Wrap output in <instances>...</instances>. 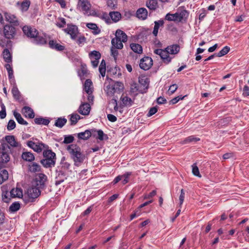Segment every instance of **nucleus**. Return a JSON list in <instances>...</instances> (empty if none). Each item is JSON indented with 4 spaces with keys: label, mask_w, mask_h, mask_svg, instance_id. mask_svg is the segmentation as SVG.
Listing matches in <instances>:
<instances>
[{
    "label": "nucleus",
    "mask_w": 249,
    "mask_h": 249,
    "mask_svg": "<svg viewBox=\"0 0 249 249\" xmlns=\"http://www.w3.org/2000/svg\"><path fill=\"white\" fill-rule=\"evenodd\" d=\"M22 114L26 117L29 118H34L35 117V114L33 110L29 107H24L22 109Z\"/></svg>",
    "instance_id": "21"
},
{
    "label": "nucleus",
    "mask_w": 249,
    "mask_h": 249,
    "mask_svg": "<svg viewBox=\"0 0 249 249\" xmlns=\"http://www.w3.org/2000/svg\"><path fill=\"white\" fill-rule=\"evenodd\" d=\"M49 46L51 48L54 49L57 51H62L65 49L64 46L57 43L56 41L53 40H51L49 41Z\"/></svg>",
    "instance_id": "18"
},
{
    "label": "nucleus",
    "mask_w": 249,
    "mask_h": 249,
    "mask_svg": "<svg viewBox=\"0 0 249 249\" xmlns=\"http://www.w3.org/2000/svg\"><path fill=\"white\" fill-rule=\"evenodd\" d=\"M178 88V86L177 84H173L170 86L168 91L170 92V94H172L176 91Z\"/></svg>",
    "instance_id": "61"
},
{
    "label": "nucleus",
    "mask_w": 249,
    "mask_h": 249,
    "mask_svg": "<svg viewBox=\"0 0 249 249\" xmlns=\"http://www.w3.org/2000/svg\"><path fill=\"white\" fill-rule=\"evenodd\" d=\"M92 83L90 79H87L84 84V90L87 93H92Z\"/></svg>",
    "instance_id": "31"
},
{
    "label": "nucleus",
    "mask_w": 249,
    "mask_h": 249,
    "mask_svg": "<svg viewBox=\"0 0 249 249\" xmlns=\"http://www.w3.org/2000/svg\"><path fill=\"white\" fill-rule=\"evenodd\" d=\"M153 63H139L140 67L144 70H149L153 65Z\"/></svg>",
    "instance_id": "53"
},
{
    "label": "nucleus",
    "mask_w": 249,
    "mask_h": 249,
    "mask_svg": "<svg viewBox=\"0 0 249 249\" xmlns=\"http://www.w3.org/2000/svg\"><path fill=\"white\" fill-rule=\"evenodd\" d=\"M89 57L91 62H98L99 59L101 58V53L97 51H93L89 53Z\"/></svg>",
    "instance_id": "23"
},
{
    "label": "nucleus",
    "mask_w": 249,
    "mask_h": 249,
    "mask_svg": "<svg viewBox=\"0 0 249 249\" xmlns=\"http://www.w3.org/2000/svg\"><path fill=\"white\" fill-rule=\"evenodd\" d=\"M158 111V108L156 107H153L150 108L148 113L147 114V117H150L155 114Z\"/></svg>",
    "instance_id": "59"
},
{
    "label": "nucleus",
    "mask_w": 249,
    "mask_h": 249,
    "mask_svg": "<svg viewBox=\"0 0 249 249\" xmlns=\"http://www.w3.org/2000/svg\"><path fill=\"white\" fill-rule=\"evenodd\" d=\"M74 141V137L72 135L65 136L63 142L64 143H71Z\"/></svg>",
    "instance_id": "54"
},
{
    "label": "nucleus",
    "mask_w": 249,
    "mask_h": 249,
    "mask_svg": "<svg viewBox=\"0 0 249 249\" xmlns=\"http://www.w3.org/2000/svg\"><path fill=\"white\" fill-rule=\"evenodd\" d=\"M40 189L37 188L34 185L28 188L26 194L28 197L29 201L33 202L35 199L37 198L41 194Z\"/></svg>",
    "instance_id": "8"
},
{
    "label": "nucleus",
    "mask_w": 249,
    "mask_h": 249,
    "mask_svg": "<svg viewBox=\"0 0 249 249\" xmlns=\"http://www.w3.org/2000/svg\"><path fill=\"white\" fill-rule=\"evenodd\" d=\"M178 13V21H182V20H185L188 17L189 13L187 10L183 9L181 10H178L177 12Z\"/></svg>",
    "instance_id": "25"
},
{
    "label": "nucleus",
    "mask_w": 249,
    "mask_h": 249,
    "mask_svg": "<svg viewBox=\"0 0 249 249\" xmlns=\"http://www.w3.org/2000/svg\"><path fill=\"white\" fill-rule=\"evenodd\" d=\"M130 48L136 53L140 54L142 52V47L139 44L132 43L130 44Z\"/></svg>",
    "instance_id": "33"
},
{
    "label": "nucleus",
    "mask_w": 249,
    "mask_h": 249,
    "mask_svg": "<svg viewBox=\"0 0 249 249\" xmlns=\"http://www.w3.org/2000/svg\"><path fill=\"white\" fill-rule=\"evenodd\" d=\"M200 140L199 138H196L194 136H191L187 138L182 142V143H187L192 142H197Z\"/></svg>",
    "instance_id": "52"
},
{
    "label": "nucleus",
    "mask_w": 249,
    "mask_h": 249,
    "mask_svg": "<svg viewBox=\"0 0 249 249\" xmlns=\"http://www.w3.org/2000/svg\"><path fill=\"white\" fill-rule=\"evenodd\" d=\"M16 127V123L13 120H10L7 124V129L8 130H12Z\"/></svg>",
    "instance_id": "55"
},
{
    "label": "nucleus",
    "mask_w": 249,
    "mask_h": 249,
    "mask_svg": "<svg viewBox=\"0 0 249 249\" xmlns=\"http://www.w3.org/2000/svg\"><path fill=\"white\" fill-rule=\"evenodd\" d=\"M139 82L140 85V91L142 93H145L149 87V79L145 76H141L139 78Z\"/></svg>",
    "instance_id": "14"
},
{
    "label": "nucleus",
    "mask_w": 249,
    "mask_h": 249,
    "mask_svg": "<svg viewBox=\"0 0 249 249\" xmlns=\"http://www.w3.org/2000/svg\"><path fill=\"white\" fill-rule=\"evenodd\" d=\"M120 100L122 101V104L120 105L119 112L122 113L123 111V108L124 107H130L132 106L133 102L132 99L126 95H122L120 98Z\"/></svg>",
    "instance_id": "15"
},
{
    "label": "nucleus",
    "mask_w": 249,
    "mask_h": 249,
    "mask_svg": "<svg viewBox=\"0 0 249 249\" xmlns=\"http://www.w3.org/2000/svg\"><path fill=\"white\" fill-rule=\"evenodd\" d=\"M67 150L74 161L75 166H79L84 160L85 156L82 153L80 147L76 144H70L68 146Z\"/></svg>",
    "instance_id": "2"
},
{
    "label": "nucleus",
    "mask_w": 249,
    "mask_h": 249,
    "mask_svg": "<svg viewBox=\"0 0 249 249\" xmlns=\"http://www.w3.org/2000/svg\"><path fill=\"white\" fill-rule=\"evenodd\" d=\"M44 159L41 160V163L45 168L54 166L55 163L56 155L51 150H45L43 152Z\"/></svg>",
    "instance_id": "4"
},
{
    "label": "nucleus",
    "mask_w": 249,
    "mask_h": 249,
    "mask_svg": "<svg viewBox=\"0 0 249 249\" xmlns=\"http://www.w3.org/2000/svg\"><path fill=\"white\" fill-rule=\"evenodd\" d=\"M178 13L176 12L175 14H167L165 16V19L168 21H178Z\"/></svg>",
    "instance_id": "43"
},
{
    "label": "nucleus",
    "mask_w": 249,
    "mask_h": 249,
    "mask_svg": "<svg viewBox=\"0 0 249 249\" xmlns=\"http://www.w3.org/2000/svg\"><path fill=\"white\" fill-rule=\"evenodd\" d=\"M12 93L16 100H19L20 98V92L16 86H14L12 89Z\"/></svg>",
    "instance_id": "47"
},
{
    "label": "nucleus",
    "mask_w": 249,
    "mask_h": 249,
    "mask_svg": "<svg viewBox=\"0 0 249 249\" xmlns=\"http://www.w3.org/2000/svg\"><path fill=\"white\" fill-rule=\"evenodd\" d=\"M117 49V48L113 46H112L111 48V55L114 57V61L116 60V57L118 54V52Z\"/></svg>",
    "instance_id": "58"
},
{
    "label": "nucleus",
    "mask_w": 249,
    "mask_h": 249,
    "mask_svg": "<svg viewBox=\"0 0 249 249\" xmlns=\"http://www.w3.org/2000/svg\"><path fill=\"white\" fill-rule=\"evenodd\" d=\"M5 141H2L1 142H5L12 146V147H17L18 146V143L16 142L15 140V138L14 136L9 135L6 136L5 137Z\"/></svg>",
    "instance_id": "19"
},
{
    "label": "nucleus",
    "mask_w": 249,
    "mask_h": 249,
    "mask_svg": "<svg viewBox=\"0 0 249 249\" xmlns=\"http://www.w3.org/2000/svg\"><path fill=\"white\" fill-rule=\"evenodd\" d=\"M11 148L8 144L5 142H1L0 146V163H5L10 160L9 153Z\"/></svg>",
    "instance_id": "7"
},
{
    "label": "nucleus",
    "mask_w": 249,
    "mask_h": 249,
    "mask_svg": "<svg viewBox=\"0 0 249 249\" xmlns=\"http://www.w3.org/2000/svg\"><path fill=\"white\" fill-rule=\"evenodd\" d=\"M96 132V129H92L90 130H86L84 132L79 133L77 134V136L79 139L87 140L89 139L92 135L94 137L95 136L94 133Z\"/></svg>",
    "instance_id": "16"
},
{
    "label": "nucleus",
    "mask_w": 249,
    "mask_h": 249,
    "mask_svg": "<svg viewBox=\"0 0 249 249\" xmlns=\"http://www.w3.org/2000/svg\"><path fill=\"white\" fill-rule=\"evenodd\" d=\"M97 133V139L100 141H103L104 140H107L108 137L107 134H104L102 130H96V132Z\"/></svg>",
    "instance_id": "44"
},
{
    "label": "nucleus",
    "mask_w": 249,
    "mask_h": 249,
    "mask_svg": "<svg viewBox=\"0 0 249 249\" xmlns=\"http://www.w3.org/2000/svg\"><path fill=\"white\" fill-rule=\"evenodd\" d=\"M0 46L5 49H10L12 46V42L6 38H0Z\"/></svg>",
    "instance_id": "27"
},
{
    "label": "nucleus",
    "mask_w": 249,
    "mask_h": 249,
    "mask_svg": "<svg viewBox=\"0 0 249 249\" xmlns=\"http://www.w3.org/2000/svg\"><path fill=\"white\" fill-rule=\"evenodd\" d=\"M147 11L145 8H139L136 12L137 17L139 19L142 20H144L147 18Z\"/></svg>",
    "instance_id": "24"
},
{
    "label": "nucleus",
    "mask_w": 249,
    "mask_h": 249,
    "mask_svg": "<svg viewBox=\"0 0 249 249\" xmlns=\"http://www.w3.org/2000/svg\"><path fill=\"white\" fill-rule=\"evenodd\" d=\"M80 119V116L78 114H72L71 116L70 122L71 125L75 124Z\"/></svg>",
    "instance_id": "45"
},
{
    "label": "nucleus",
    "mask_w": 249,
    "mask_h": 249,
    "mask_svg": "<svg viewBox=\"0 0 249 249\" xmlns=\"http://www.w3.org/2000/svg\"><path fill=\"white\" fill-rule=\"evenodd\" d=\"M123 41L116 38H113L111 40L112 46L114 47L117 49H121L123 48Z\"/></svg>",
    "instance_id": "34"
},
{
    "label": "nucleus",
    "mask_w": 249,
    "mask_h": 249,
    "mask_svg": "<svg viewBox=\"0 0 249 249\" xmlns=\"http://www.w3.org/2000/svg\"><path fill=\"white\" fill-rule=\"evenodd\" d=\"M5 18L8 22L13 24L14 25L18 24L17 18L14 15L6 13L4 15Z\"/></svg>",
    "instance_id": "22"
},
{
    "label": "nucleus",
    "mask_w": 249,
    "mask_h": 249,
    "mask_svg": "<svg viewBox=\"0 0 249 249\" xmlns=\"http://www.w3.org/2000/svg\"><path fill=\"white\" fill-rule=\"evenodd\" d=\"M180 50V46L177 44L170 45L164 50L156 49L154 53L159 55L162 60L168 62L171 61L172 57L170 55H175L178 53Z\"/></svg>",
    "instance_id": "1"
},
{
    "label": "nucleus",
    "mask_w": 249,
    "mask_h": 249,
    "mask_svg": "<svg viewBox=\"0 0 249 249\" xmlns=\"http://www.w3.org/2000/svg\"><path fill=\"white\" fill-rule=\"evenodd\" d=\"M30 6V2L29 1H23L21 5V8L22 10L23 11H27Z\"/></svg>",
    "instance_id": "57"
},
{
    "label": "nucleus",
    "mask_w": 249,
    "mask_h": 249,
    "mask_svg": "<svg viewBox=\"0 0 249 249\" xmlns=\"http://www.w3.org/2000/svg\"><path fill=\"white\" fill-rule=\"evenodd\" d=\"M26 143L28 147L37 153H40L43 149H47L48 148V146L47 145H46L41 142H36L33 141H28Z\"/></svg>",
    "instance_id": "9"
},
{
    "label": "nucleus",
    "mask_w": 249,
    "mask_h": 249,
    "mask_svg": "<svg viewBox=\"0 0 249 249\" xmlns=\"http://www.w3.org/2000/svg\"><path fill=\"white\" fill-rule=\"evenodd\" d=\"M67 120L64 118H59L55 122L54 125L59 128H62L67 123Z\"/></svg>",
    "instance_id": "40"
},
{
    "label": "nucleus",
    "mask_w": 249,
    "mask_h": 249,
    "mask_svg": "<svg viewBox=\"0 0 249 249\" xmlns=\"http://www.w3.org/2000/svg\"><path fill=\"white\" fill-rule=\"evenodd\" d=\"M16 29L14 27L10 25H6L3 27V33L4 37L7 39H12L16 35Z\"/></svg>",
    "instance_id": "11"
},
{
    "label": "nucleus",
    "mask_w": 249,
    "mask_h": 249,
    "mask_svg": "<svg viewBox=\"0 0 249 249\" xmlns=\"http://www.w3.org/2000/svg\"><path fill=\"white\" fill-rule=\"evenodd\" d=\"M192 173L194 175L198 177L199 178L201 177V175L199 173V171L198 167L196 166V163H194L192 165Z\"/></svg>",
    "instance_id": "50"
},
{
    "label": "nucleus",
    "mask_w": 249,
    "mask_h": 249,
    "mask_svg": "<svg viewBox=\"0 0 249 249\" xmlns=\"http://www.w3.org/2000/svg\"><path fill=\"white\" fill-rule=\"evenodd\" d=\"M106 67H107V77L108 75H121L120 69L116 66L109 67V66H106V63H100L99 68V71L101 75L104 77L106 74Z\"/></svg>",
    "instance_id": "5"
},
{
    "label": "nucleus",
    "mask_w": 249,
    "mask_h": 249,
    "mask_svg": "<svg viewBox=\"0 0 249 249\" xmlns=\"http://www.w3.org/2000/svg\"><path fill=\"white\" fill-rule=\"evenodd\" d=\"M140 209H139L135 212L131 214L130 215V220H132L133 219L137 217L140 215Z\"/></svg>",
    "instance_id": "63"
},
{
    "label": "nucleus",
    "mask_w": 249,
    "mask_h": 249,
    "mask_svg": "<svg viewBox=\"0 0 249 249\" xmlns=\"http://www.w3.org/2000/svg\"><path fill=\"white\" fill-rule=\"evenodd\" d=\"M3 59L6 62H10L11 61V54L7 49H4L2 52Z\"/></svg>",
    "instance_id": "41"
},
{
    "label": "nucleus",
    "mask_w": 249,
    "mask_h": 249,
    "mask_svg": "<svg viewBox=\"0 0 249 249\" xmlns=\"http://www.w3.org/2000/svg\"><path fill=\"white\" fill-rule=\"evenodd\" d=\"M78 110L79 113L83 115H89L90 110V104L87 103L81 104Z\"/></svg>",
    "instance_id": "17"
},
{
    "label": "nucleus",
    "mask_w": 249,
    "mask_h": 249,
    "mask_svg": "<svg viewBox=\"0 0 249 249\" xmlns=\"http://www.w3.org/2000/svg\"><path fill=\"white\" fill-rule=\"evenodd\" d=\"M87 27L93 31V33L95 35L99 34L101 31L95 23H88L86 24Z\"/></svg>",
    "instance_id": "30"
},
{
    "label": "nucleus",
    "mask_w": 249,
    "mask_h": 249,
    "mask_svg": "<svg viewBox=\"0 0 249 249\" xmlns=\"http://www.w3.org/2000/svg\"><path fill=\"white\" fill-rule=\"evenodd\" d=\"M243 95L244 96H249V87L247 85H246L244 87L243 91Z\"/></svg>",
    "instance_id": "64"
},
{
    "label": "nucleus",
    "mask_w": 249,
    "mask_h": 249,
    "mask_svg": "<svg viewBox=\"0 0 249 249\" xmlns=\"http://www.w3.org/2000/svg\"><path fill=\"white\" fill-rule=\"evenodd\" d=\"M230 51V48L228 46L224 47L220 52L216 53V57H221L226 54Z\"/></svg>",
    "instance_id": "49"
},
{
    "label": "nucleus",
    "mask_w": 249,
    "mask_h": 249,
    "mask_svg": "<svg viewBox=\"0 0 249 249\" xmlns=\"http://www.w3.org/2000/svg\"><path fill=\"white\" fill-rule=\"evenodd\" d=\"M154 23L155 25L153 31V34L156 36L158 35V30L160 27L162 26L163 25L164 21L163 20H159L158 21H155Z\"/></svg>",
    "instance_id": "29"
},
{
    "label": "nucleus",
    "mask_w": 249,
    "mask_h": 249,
    "mask_svg": "<svg viewBox=\"0 0 249 249\" xmlns=\"http://www.w3.org/2000/svg\"><path fill=\"white\" fill-rule=\"evenodd\" d=\"M8 178V173L5 169H2L0 172V184Z\"/></svg>",
    "instance_id": "35"
},
{
    "label": "nucleus",
    "mask_w": 249,
    "mask_h": 249,
    "mask_svg": "<svg viewBox=\"0 0 249 249\" xmlns=\"http://www.w3.org/2000/svg\"><path fill=\"white\" fill-rule=\"evenodd\" d=\"M20 204L18 202H15L11 205L9 210L11 212H16L20 209Z\"/></svg>",
    "instance_id": "46"
},
{
    "label": "nucleus",
    "mask_w": 249,
    "mask_h": 249,
    "mask_svg": "<svg viewBox=\"0 0 249 249\" xmlns=\"http://www.w3.org/2000/svg\"><path fill=\"white\" fill-rule=\"evenodd\" d=\"M88 71L86 65H82L78 71V75L81 79H85L88 74Z\"/></svg>",
    "instance_id": "28"
},
{
    "label": "nucleus",
    "mask_w": 249,
    "mask_h": 249,
    "mask_svg": "<svg viewBox=\"0 0 249 249\" xmlns=\"http://www.w3.org/2000/svg\"><path fill=\"white\" fill-rule=\"evenodd\" d=\"M146 6L150 10H154L158 7V3L156 0H149L146 2Z\"/></svg>",
    "instance_id": "36"
},
{
    "label": "nucleus",
    "mask_w": 249,
    "mask_h": 249,
    "mask_svg": "<svg viewBox=\"0 0 249 249\" xmlns=\"http://www.w3.org/2000/svg\"><path fill=\"white\" fill-rule=\"evenodd\" d=\"M22 158L26 161H31L34 160L35 157L31 152H25L22 154Z\"/></svg>",
    "instance_id": "32"
},
{
    "label": "nucleus",
    "mask_w": 249,
    "mask_h": 249,
    "mask_svg": "<svg viewBox=\"0 0 249 249\" xmlns=\"http://www.w3.org/2000/svg\"><path fill=\"white\" fill-rule=\"evenodd\" d=\"M34 121L37 124H44L45 125H48L50 123V121L48 119L42 117L36 118L34 119Z\"/></svg>",
    "instance_id": "38"
},
{
    "label": "nucleus",
    "mask_w": 249,
    "mask_h": 249,
    "mask_svg": "<svg viewBox=\"0 0 249 249\" xmlns=\"http://www.w3.org/2000/svg\"><path fill=\"white\" fill-rule=\"evenodd\" d=\"M185 96H177V97H176L174 98H173L171 101H170V102L171 103V104H176L177 103H178L180 100H182Z\"/></svg>",
    "instance_id": "60"
},
{
    "label": "nucleus",
    "mask_w": 249,
    "mask_h": 249,
    "mask_svg": "<svg viewBox=\"0 0 249 249\" xmlns=\"http://www.w3.org/2000/svg\"><path fill=\"white\" fill-rule=\"evenodd\" d=\"M5 67L8 71L9 78L12 79L13 77V71L12 66L10 64L7 63Z\"/></svg>",
    "instance_id": "51"
},
{
    "label": "nucleus",
    "mask_w": 249,
    "mask_h": 249,
    "mask_svg": "<svg viewBox=\"0 0 249 249\" xmlns=\"http://www.w3.org/2000/svg\"><path fill=\"white\" fill-rule=\"evenodd\" d=\"M109 16L114 22L119 21L121 18V15L118 12H110L109 13Z\"/></svg>",
    "instance_id": "37"
},
{
    "label": "nucleus",
    "mask_w": 249,
    "mask_h": 249,
    "mask_svg": "<svg viewBox=\"0 0 249 249\" xmlns=\"http://www.w3.org/2000/svg\"><path fill=\"white\" fill-rule=\"evenodd\" d=\"M47 180V177L45 174L39 173L36 176L33 185L39 189H43L45 187Z\"/></svg>",
    "instance_id": "10"
},
{
    "label": "nucleus",
    "mask_w": 249,
    "mask_h": 249,
    "mask_svg": "<svg viewBox=\"0 0 249 249\" xmlns=\"http://www.w3.org/2000/svg\"><path fill=\"white\" fill-rule=\"evenodd\" d=\"M107 6L112 10H115L117 8V1L116 0H107Z\"/></svg>",
    "instance_id": "48"
},
{
    "label": "nucleus",
    "mask_w": 249,
    "mask_h": 249,
    "mask_svg": "<svg viewBox=\"0 0 249 249\" xmlns=\"http://www.w3.org/2000/svg\"><path fill=\"white\" fill-rule=\"evenodd\" d=\"M40 166L36 162H33L29 167V170L30 172L36 173L40 170Z\"/></svg>",
    "instance_id": "39"
},
{
    "label": "nucleus",
    "mask_w": 249,
    "mask_h": 249,
    "mask_svg": "<svg viewBox=\"0 0 249 249\" xmlns=\"http://www.w3.org/2000/svg\"><path fill=\"white\" fill-rule=\"evenodd\" d=\"M24 34L28 37L34 38V42L37 44H44L46 43L44 37L39 34L37 30L31 26H24L22 28Z\"/></svg>",
    "instance_id": "3"
},
{
    "label": "nucleus",
    "mask_w": 249,
    "mask_h": 249,
    "mask_svg": "<svg viewBox=\"0 0 249 249\" xmlns=\"http://www.w3.org/2000/svg\"><path fill=\"white\" fill-rule=\"evenodd\" d=\"M114 38L119 39L124 43L127 40V36L124 32L120 29H118L116 31L115 37Z\"/></svg>",
    "instance_id": "20"
},
{
    "label": "nucleus",
    "mask_w": 249,
    "mask_h": 249,
    "mask_svg": "<svg viewBox=\"0 0 249 249\" xmlns=\"http://www.w3.org/2000/svg\"><path fill=\"white\" fill-rule=\"evenodd\" d=\"M10 194L12 197L20 198L23 196L22 190L19 188L12 189L11 190Z\"/></svg>",
    "instance_id": "26"
},
{
    "label": "nucleus",
    "mask_w": 249,
    "mask_h": 249,
    "mask_svg": "<svg viewBox=\"0 0 249 249\" xmlns=\"http://www.w3.org/2000/svg\"><path fill=\"white\" fill-rule=\"evenodd\" d=\"M112 104L114 105V110L115 111H119L120 110V105L118 106L117 101L116 99H113L111 100V102Z\"/></svg>",
    "instance_id": "62"
},
{
    "label": "nucleus",
    "mask_w": 249,
    "mask_h": 249,
    "mask_svg": "<svg viewBox=\"0 0 249 249\" xmlns=\"http://www.w3.org/2000/svg\"><path fill=\"white\" fill-rule=\"evenodd\" d=\"M91 7V5L88 0H78L77 8L85 13H87Z\"/></svg>",
    "instance_id": "12"
},
{
    "label": "nucleus",
    "mask_w": 249,
    "mask_h": 249,
    "mask_svg": "<svg viewBox=\"0 0 249 249\" xmlns=\"http://www.w3.org/2000/svg\"><path fill=\"white\" fill-rule=\"evenodd\" d=\"M14 116L17 122L21 124L27 125L28 123L25 121L19 113L14 112Z\"/></svg>",
    "instance_id": "42"
},
{
    "label": "nucleus",
    "mask_w": 249,
    "mask_h": 249,
    "mask_svg": "<svg viewBox=\"0 0 249 249\" xmlns=\"http://www.w3.org/2000/svg\"><path fill=\"white\" fill-rule=\"evenodd\" d=\"M123 89V85L121 82L111 81V83L106 86L105 90L108 96H112L115 93L120 92Z\"/></svg>",
    "instance_id": "6"
},
{
    "label": "nucleus",
    "mask_w": 249,
    "mask_h": 249,
    "mask_svg": "<svg viewBox=\"0 0 249 249\" xmlns=\"http://www.w3.org/2000/svg\"><path fill=\"white\" fill-rule=\"evenodd\" d=\"M64 31L66 33L71 36V37L72 39H75L79 34L78 28L74 25H68L67 27L64 29Z\"/></svg>",
    "instance_id": "13"
},
{
    "label": "nucleus",
    "mask_w": 249,
    "mask_h": 249,
    "mask_svg": "<svg viewBox=\"0 0 249 249\" xmlns=\"http://www.w3.org/2000/svg\"><path fill=\"white\" fill-rule=\"evenodd\" d=\"M185 197V193L184 192V190L183 189H182L180 191V195L179 197V207L181 208V205L183 204L184 199Z\"/></svg>",
    "instance_id": "56"
}]
</instances>
